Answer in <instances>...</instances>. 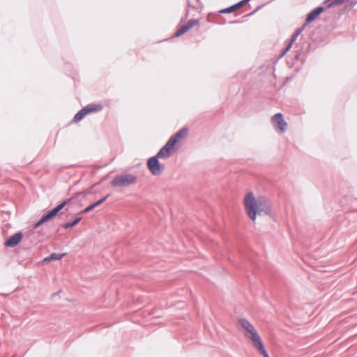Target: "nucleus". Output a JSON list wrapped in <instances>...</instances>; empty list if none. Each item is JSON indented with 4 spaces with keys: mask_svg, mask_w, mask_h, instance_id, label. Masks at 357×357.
Masks as SVG:
<instances>
[{
    "mask_svg": "<svg viewBox=\"0 0 357 357\" xmlns=\"http://www.w3.org/2000/svg\"><path fill=\"white\" fill-rule=\"evenodd\" d=\"M299 34V31H297V33L295 34V36L293 37L292 42L295 40V38L297 37V36Z\"/></svg>",
    "mask_w": 357,
    "mask_h": 357,
    "instance_id": "obj_19",
    "label": "nucleus"
},
{
    "mask_svg": "<svg viewBox=\"0 0 357 357\" xmlns=\"http://www.w3.org/2000/svg\"><path fill=\"white\" fill-rule=\"evenodd\" d=\"M68 202L69 199L63 202L61 204H59L56 207L50 211L47 214L43 215V218L37 223H36L34 227L37 228L43 223L54 218L59 213V211H61L68 203Z\"/></svg>",
    "mask_w": 357,
    "mask_h": 357,
    "instance_id": "obj_6",
    "label": "nucleus"
},
{
    "mask_svg": "<svg viewBox=\"0 0 357 357\" xmlns=\"http://www.w3.org/2000/svg\"><path fill=\"white\" fill-rule=\"evenodd\" d=\"M81 219H82V218H77L72 222H68V223L64 224L63 225V227L65 229H68L69 227H74L75 225H76L77 224H78L79 222Z\"/></svg>",
    "mask_w": 357,
    "mask_h": 357,
    "instance_id": "obj_14",
    "label": "nucleus"
},
{
    "mask_svg": "<svg viewBox=\"0 0 357 357\" xmlns=\"http://www.w3.org/2000/svg\"><path fill=\"white\" fill-rule=\"evenodd\" d=\"M22 238V234L18 232L10 236L6 242L5 245L7 247H14L17 245Z\"/></svg>",
    "mask_w": 357,
    "mask_h": 357,
    "instance_id": "obj_10",
    "label": "nucleus"
},
{
    "mask_svg": "<svg viewBox=\"0 0 357 357\" xmlns=\"http://www.w3.org/2000/svg\"><path fill=\"white\" fill-rule=\"evenodd\" d=\"M239 324L244 330L245 336L251 340L252 345L264 357H269L262 340L254 326L246 319H240Z\"/></svg>",
    "mask_w": 357,
    "mask_h": 357,
    "instance_id": "obj_2",
    "label": "nucleus"
},
{
    "mask_svg": "<svg viewBox=\"0 0 357 357\" xmlns=\"http://www.w3.org/2000/svg\"><path fill=\"white\" fill-rule=\"evenodd\" d=\"M243 204L248 217L255 222L257 215H267L270 212V204L264 196H255L252 192H248L243 199Z\"/></svg>",
    "mask_w": 357,
    "mask_h": 357,
    "instance_id": "obj_1",
    "label": "nucleus"
},
{
    "mask_svg": "<svg viewBox=\"0 0 357 357\" xmlns=\"http://www.w3.org/2000/svg\"><path fill=\"white\" fill-rule=\"evenodd\" d=\"M323 11L321 7H318L310 13L306 18V22L313 21L317 16H319Z\"/></svg>",
    "mask_w": 357,
    "mask_h": 357,
    "instance_id": "obj_11",
    "label": "nucleus"
},
{
    "mask_svg": "<svg viewBox=\"0 0 357 357\" xmlns=\"http://www.w3.org/2000/svg\"><path fill=\"white\" fill-rule=\"evenodd\" d=\"M108 197H109V195H107L105 197H103L102 199H101L98 200V202L93 203V205H94L95 208L96 206L100 205L101 204H102L107 199Z\"/></svg>",
    "mask_w": 357,
    "mask_h": 357,
    "instance_id": "obj_15",
    "label": "nucleus"
},
{
    "mask_svg": "<svg viewBox=\"0 0 357 357\" xmlns=\"http://www.w3.org/2000/svg\"><path fill=\"white\" fill-rule=\"evenodd\" d=\"M272 123L275 126H277L281 132L285 130L287 123L284 121L281 113H278L273 116Z\"/></svg>",
    "mask_w": 357,
    "mask_h": 357,
    "instance_id": "obj_9",
    "label": "nucleus"
},
{
    "mask_svg": "<svg viewBox=\"0 0 357 357\" xmlns=\"http://www.w3.org/2000/svg\"><path fill=\"white\" fill-rule=\"evenodd\" d=\"M291 43H292V42L289 44V45L286 48L285 52L288 51L291 48Z\"/></svg>",
    "mask_w": 357,
    "mask_h": 357,
    "instance_id": "obj_18",
    "label": "nucleus"
},
{
    "mask_svg": "<svg viewBox=\"0 0 357 357\" xmlns=\"http://www.w3.org/2000/svg\"><path fill=\"white\" fill-rule=\"evenodd\" d=\"M344 1H345V0H332L331 4L338 5V4H341V3H344Z\"/></svg>",
    "mask_w": 357,
    "mask_h": 357,
    "instance_id": "obj_17",
    "label": "nucleus"
},
{
    "mask_svg": "<svg viewBox=\"0 0 357 357\" xmlns=\"http://www.w3.org/2000/svg\"><path fill=\"white\" fill-rule=\"evenodd\" d=\"M158 158L159 157L156 155L149 158L147 162V166L153 175H160L164 169V166L159 162Z\"/></svg>",
    "mask_w": 357,
    "mask_h": 357,
    "instance_id": "obj_7",
    "label": "nucleus"
},
{
    "mask_svg": "<svg viewBox=\"0 0 357 357\" xmlns=\"http://www.w3.org/2000/svg\"><path fill=\"white\" fill-rule=\"evenodd\" d=\"M94 208H95V206H94L93 204H92L90 206H89L88 207H86V208H84L81 213H88L90 211L93 210Z\"/></svg>",
    "mask_w": 357,
    "mask_h": 357,
    "instance_id": "obj_16",
    "label": "nucleus"
},
{
    "mask_svg": "<svg viewBox=\"0 0 357 357\" xmlns=\"http://www.w3.org/2000/svg\"><path fill=\"white\" fill-rule=\"evenodd\" d=\"M103 109V106L100 104H89L79 111L74 116L73 121L79 122L83 119L86 115L91 113L98 112Z\"/></svg>",
    "mask_w": 357,
    "mask_h": 357,
    "instance_id": "obj_5",
    "label": "nucleus"
},
{
    "mask_svg": "<svg viewBox=\"0 0 357 357\" xmlns=\"http://www.w3.org/2000/svg\"><path fill=\"white\" fill-rule=\"evenodd\" d=\"M65 255V254H57V253H52L49 257H45L43 259V262H49L51 260H60L62 259V257Z\"/></svg>",
    "mask_w": 357,
    "mask_h": 357,
    "instance_id": "obj_13",
    "label": "nucleus"
},
{
    "mask_svg": "<svg viewBox=\"0 0 357 357\" xmlns=\"http://www.w3.org/2000/svg\"><path fill=\"white\" fill-rule=\"evenodd\" d=\"M198 24V20H189L185 24L181 26L175 33V36L178 37L181 35L186 33L188 31H189L190 29L194 27Z\"/></svg>",
    "mask_w": 357,
    "mask_h": 357,
    "instance_id": "obj_8",
    "label": "nucleus"
},
{
    "mask_svg": "<svg viewBox=\"0 0 357 357\" xmlns=\"http://www.w3.org/2000/svg\"><path fill=\"white\" fill-rule=\"evenodd\" d=\"M249 0H243L241 1H240L239 3L222 10V13H231L237 9H238L239 8H241V6H243V5L245 4V3H247Z\"/></svg>",
    "mask_w": 357,
    "mask_h": 357,
    "instance_id": "obj_12",
    "label": "nucleus"
},
{
    "mask_svg": "<svg viewBox=\"0 0 357 357\" xmlns=\"http://www.w3.org/2000/svg\"><path fill=\"white\" fill-rule=\"evenodd\" d=\"M187 135L188 130L183 128L175 135H172L166 144L159 151L157 154V157H159V158H169L174 152L176 151V145L181 143Z\"/></svg>",
    "mask_w": 357,
    "mask_h": 357,
    "instance_id": "obj_3",
    "label": "nucleus"
},
{
    "mask_svg": "<svg viewBox=\"0 0 357 357\" xmlns=\"http://www.w3.org/2000/svg\"><path fill=\"white\" fill-rule=\"evenodd\" d=\"M137 180V177L134 174H123L115 176L110 183L113 187L123 188L135 184Z\"/></svg>",
    "mask_w": 357,
    "mask_h": 357,
    "instance_id": "obj_4",
    "label": "nucleus"
}]
</instances>
